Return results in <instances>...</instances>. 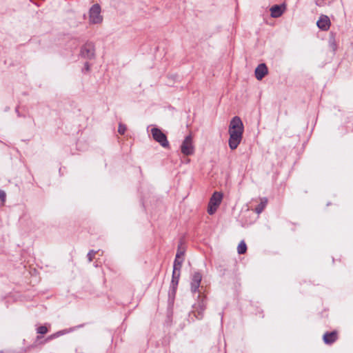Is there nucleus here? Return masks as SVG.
Masks as SVG:
<instances>
[{
  "mask_svg": "<svg viewBox=\"0 0 353 353\" xmlns=\"http://www.w3.org/2000/svg\"><path fill=\"white\" fill-rule=\"evenodd\" d=\"M243 124L239 117L232 118L229 125L230 138L228 141L229 147L231 150H235L240 144L243 132Z\"/></svg>",
  "mask_w": 353,
  "mask_h": 353,
  "instance_id": "nucleus-1",
  "label": "nucleus"
},
{
  "mask_svg": "<svg viewBox=\"0 0 353 353\" xmlns=\"http://www.w3.org/2000/svg\"><path fill=\"white\" fill-rule=\"evenodd\" d=\"M90 23L93 24L101 23L103 17L101 14V7L98 3L94 4L89 10Z\"/></svg>",
  "mask_w": 353,
  "mask_h": 353,
  "instance_id": "nucleus-2",
  "label": "nucleus"
},
{
  "mask_svg": "<svg viewBox=\"0 0 353 353\" xmlns=\"http://www.w3.org/2000/svg\"><path fill=\"white\" fill-rule=\"evenodd\" d=\"M153 139L158 142L162 147L167 148L169 147V141H168L165 134L158 128H153L151 130Z\"/></svg>",
  "mask_w": 353,
  "mask_h": 353,
  "instance_id": "nucleus-3",
  "label": "nucleus"
},
{
  "mask_svg": "<svg viewBox=\"0 0 353 353\" xmlns=\"http://www.w3.org/2000/svg\"><path fill=\"white\" fill-rule=\"evenodd\" d=\"M181 151L185 156H190L194 153V147L192 137L190 134L186 136L181 145Z\"/></svg>",
  "mask_w": 353,
  "mask_h": 353,
  "instance_id": "nucleus-4",
  "label": "nucleus"
},
{
  "mask_svg": "<svg viewBox=\"0 0 353 353\" xmlns=\"http://www.w3.org/2000/svg\"><path fill=\"white\" fill-rule=\"evenodd\" d=\"M80 55L85 59H93L95 55L94 43L92 42L85 43L81 48Z\"/></svg>",
  "mask_w": 353,
  "mask_h": 353,
  "instance_id": "nucleus-5",
  "label": "nucleus"
},
{
  "mask_svg": "<svg viewBox=\"0 0 353 353\" xmlns=\"http://www.w3.org/2000/svg\"><path fill=\"white\" fill-rule=\"evenodd\" d=\"M202 280V275L199 272H194L191 276L190 290L193 294L199 292Z\"/></svg>",
  "mask_w": 353,
  "mask_h": 353,
  "instance_id": "nucleus-6",
  "label": "nucleus"
},
{
  "mask_svg": "<svg viewBox=\"0 0 353 353\" xmlns=\"http://www.w3.org/2000/svg\"><path fill=\"white\" fill-rule=\"evenodd\" d=\"M330 25L331 22L329 17L324 14H321L316 22L317 27L323 31L328 30Z\"/></svg>",
  "mask_w": 353,
  "mask_h": 353,
  "instance_id": "nucleus-7",
  "label": "nucleus"
},
{
  "mask_svg": "<svg viewBox=\"0 0 353 353\" xmlns=\"http://www.w3.org/2000/svg\"><path fill=\"white\" fill-rule=\"evenodd\" d=\"M83 327V325H77V326H75V327H70L69 329H65V330H60V331H58L50 336H48L46 339H45V342H48L51 340H53L59 336H61L63 334H68V333H70L71 332H73L77 328H79V327Z\"/></svg>",
  "mask_w": 353,
  "mask_h": 353,
  "instance_id": "nucleus-8",
  "label": "nucleus"
},
{
  "mask_svg": "<svg viewBox=\"0 0 353 353\" xmlns=\"http://www.w3.org/2000/svg\"><path fill=\"white\" fill-rule=\"evenodd\" d=\"M338 339V332L336 331L326 332L323 336V340L327 345L333 344Z\"/></svg>",
  "mask_w": 353,
  "mask_h": 353,
  "instance_id": "nucleus-9",
  "label": "nucleus"
},
{
  "mask_svg": "<svg viewBox=\"0 0 353 353\" xmlns=\"http://www.w3.org/2000/svg\"><path fill=\"white\" fill-rule=\"evenodd\" d=\"M285 10V6L284 4L274 5L270 9V15L273 18H278L283 14Z\"/></svg>",
  "mask_w": 353,
  "mask_h": 353,
  "instance_id": "nucleus-10",
  "label": "nucleus"
},
{
  "mask_svg": "<svg viewBox=\"0 0 353 353\" xmlns=\"http://www.w3.org/2000/svg\"><path fill=\"white\" fill-rule=\"evenodd\" d=\"M268 72V68L265 63L259 64L255 69V77L256 79L261 80Z\"/></svg>",
  "mask_w": 353,
  "mask_h": 353,
  "instance_id": "nucleus-11",
  "label": "nucleus"
},
{
  "mask_svg": "<svg viewBox=\"0 0 353 353\" xmlns=\"http://www.w3.org/2000/svg\"><path fill=\"white\" fill-rule=\"evenodd\" d=\"M222 198H223V194L221 193L215 192H214L212 197L210 198L209 203L211 205L218 207L221 202Z\"/></svg>",
  "mask_w": 353,
  "mask_h": 353,
  "instance_id": "nucleus-12",
  "label": "nucleus"
},
{
  "mask_svg": "<svg viewBox=\"0 0 353 353\" xmlns=\"http://www.w3.org/2000/svg\"><path fill=\"white\" fill-rule=\"evenodd\" d=\"M268 204L267 198L264 197L261 199V202L256 206L255 212L258 214H261L265 209Z\"/></svg>",
  "mask_w": 353,
  "mask_h": 353,
  "instance_id": "nucleus-13",
  "label": "nucleus"
},
{
  "mask_svg": "<svg viewBox=\"0 0 353 353\" xmlns=\"http://www.w3.org/2000/svg\"><path fill=\"white\" fill-rule=\"evenodd\" d=\"M180 278V272L173 271L172 275V280L170 283L171 286H178L179 281Z\"/></svg>",
  "mask_w": 353,
  "mask_h": 353,
  "instance_id": "nucleus-14",
  "label": "nucleus"
},
{
  "mask_svg": "<svg viewBox=\"0 0 353 353\" xmlns=\"http://www.w3.org/2000/svg\"><path fill=\"white\" fill-rule=\"evenodd\" d=\"M183 262V259L176 258L173 264V271L180 272Z\"/></svg>",
  "mask_w": 353,
  "mask_h": 353,
  "instance_id": "nucleus-15",
  "label": "nucleus"
},
{
  "mask_svg": "<svg viewBox=\"0 0 353 353\" xmlns=\"http://www.w3.org/2000/svg\"><path fill=\"white\" fill-rule=\"evenodd\" d=\"M247 251V245L244 241H241L237 247V252L239 254H245Z\"/></svg>",
  "mask_w": 353,
  "mask_h": 353,
  "instance_id": "nucleus-16",
  "label": "nucleus"
},
{
  "mask_svg": "<svg viewBox=\"0 0 353 353\" xmlns=\"http://www.w3.org/2000/svg\"><path fill=\"white\" fill-rule=\"evenodd\" d=\"M177 287L170 286V290L168 292L169 301H173L174 299Z\"/></svg>",
  "mask_w": 353,
  "mask_h": 353,
  "instance_id": "nucleus-17",
  "label": "nucleus"
},
{
  "mask_svg": "<svg viewBox=\"0 0 353 353\" xmlns=\"http://www.w3.org/2000/svg\"><path fill=\"white\" fill-rule=\"evenodd\" d=\"M198 307L199 308V311L198 312L199 314H201L203 313V312L206 308V302L204 299V298H202L200 301L198 303Z\"/></svg>",
  "mask_w": 353,
  "mask_h": 353,
  "instance_id": "nucleus-18",
  "label": "nucleus"
},
{
  "mask_svg": "<svg viewBox=\"0 0 353 353\" xmlns=\"http://www.w3.org/2000/svg\"><path fill=\"white\" fill-rule=\"evenodd\" d=\"M48 332V330L46 326L41 325L37 327V332L40 334H46Z\"/></svg>",
  "mask_w": 353,
  "mask_h": 353,
  "instance_id": "nucleus-19",
  "label": "nucleus"
},
{
  "mask_svg": "<svg viewBox=\"0 0 353 353\" xmlns=\"http://www.w3.org/2000/svg\"><path fill=\"white\" fill-rule=\"evenodd\" d=\"M184 254H185V251L181 248L180 245H179L176 254V258L183 259V256Z\"/></svg>",
  "mask_w": 353,
  "mask_h": 353,
  "instance_id": "nucleus-20",
  "label": "nucleus"
},
{
  "mask_svg": "<svg viewBox=\"0 0 353 353\" xmlns=\"http://www.w3.org/2000/svg\"><path fill=\"white\" fill-rule=\"evenodd\" d=\"M126 126L125 125L123 124V123H119V128H118V132L119 134H123L125 133V132L126 131Z\"/></svg>",
  "mask_w": 353,
  "mask_h": 353,
  "instance_id": "nucleus-21",
  "label": "nucleus"
},
{
  "mask_svg": "<svg viewBox=\"0 0 353 353\" xmlns=\"http://www.w3.org/2000/svg\"><path fill=\"white\" fill-rule=\"evenodd\" d=\"M97 252V251H94L93 250H91L89 251V252L87 254V257H88V259L89 262H91L92 261V259L94 258V256L95 255V254Z\"/></svg>",
  "mask_w": 353,
  "mask_h": 353,
  "instance_id": "nucleus-22",
  "label": "nucleus"
},
{
  "mask_svg": "<svg viewBox=\"0 0 353 353\" xmlns=\"http://www.w3.org/2000/svg\"><path fill=\"white\" fill-rule=\"evenodd\" d=\"M217 207H215L214 205H211L210 203L208 204V212L209 214L212 215L213 214L216 210Z\"/></svg>",
  "mask_w": 353,
  "mask_h": 353,
  "instance_id": "nucleus-23",
  "label": "nucleus"
},
{
  "mask_svg": "<svg viewBox=\"0 0 353 353\" xmlns=\"http://www.w3.org/2000/svg\"><path fill=\"white\" fill-rule=\"evenodd\" d=\"M6 192L3 190H0V200L3 203L6 201Z\"/></svg>",
  "mask_w": 353,
  "mask_h": 353,
  "instance_id": "nucleus-24",
  "label": "nucleus"
},
{
  "mask_svg": "<svg viewBox=\"0 0 353 353\" xmlns=\"http://www.w3.org/2000/svg\"><path fill=\"white\" fill-rule=\"evenodd\" d=\"M84 69L86 70V71H88L90 70V65L88 62H86L85 63V65H84Z\"/></svg>",
  "mask_w": 353,
  "mask_h": 353,
  "instance_id": "nucleus-25",
  "label": "nucleus"
},
{
  "mask_svg": "<svg viewBox=\"0 0 353 353\" xmlns=\"http://www.w3.org/2000/svg\"><path fill=\"white\" fill-rule=\"evenodd\" d=\"M200 315H201V316L199 317V319H201L202 318V313ZM196 319H199V316H196Z\"/></svg>",
  "mask_w": 353,
  "mask_h": 353,
  "instance_id": "nucleus-26",
  "label": "nucleus"
},
{
  "mask_svg": "<svg viewBox=\"0 0 353 353\" xmlns=\"http://www.w3.org/2000/svg\"><path fill=\"white\" fill-rule=\"evenodd\" d=\"M41 338V336H37V339H39Z\"/></svg>",
  "mask_w": 353,
  "mask_h": 353,
  "instance_id": "nucleus-27",
  "label": "nucleus"
}]
</instances>
